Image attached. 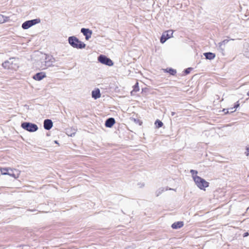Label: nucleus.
Wrapping results in <instances>:
<instances>
[{"label": "nucleus", "mask_w": 249, "mask_h": 249, "mask_svg": "<svg viewBox=\"0 0 249 249\" xmlns=\"http://www.w3.org/2000/svg\"><path fill=\"white\" fill-rule=\"evenodd\" d=\"M18 60L14 58H11L5 61L2 64L4 69H11L16 71L19 67Z\"/></svg>", "instance_id": "f257e3e1"}, {"label": "nucleus", "mask_w": 249, "mask_h": 249, "mask_svg": "<svg viewBox=\"0 0 249 249\" xmlns=\"http://www.w3.org/2000/svg\"><path fill=\"white\" fill-rule=\"evenodd\" d=\"M69 44L73 48L77 49H83L85 48L86 44L80 41L74 36H70L68 38Z\"/></svg>", "instance_id": "f03ea898"}, {"label": "nucleus", "mask_w": 249, "mask_h": 249, "mask_svg": "<svg viewBox=\"0 0 249 249\" xmlns=\"http://www.w3.org/2000/svg\"><path fill=\"white\" fill-rule=\"evenodd\" d=\"M194 181L197 187L201 190H205V188L208 187L209 185L208 182L200 177H195Z\"/></svg>", "instance_id": "7ed1b4c3"}, {"label": "nucleus", "mask_w": 249, "mask_h": 249, "mask_svg": "<svg viewBox=\"0 0 249 249\" xmlns=\"http://www.w3.org/2000/svg\"><path fill=\"white\" fill-rule=\"evenodd\" d=\"M21 126L24 129L31 132H35L38 129V126L36 124L28 122L22 123Z\"/></svg>", "instance_id": "20e7f679"}, {"label": "nucleus", "mask_w": 249, "mask_h": 249, "mask_svg": "<svg viewBox=\"0 0 249 249\" xmlns=\"http://www.w3.org/2000/svg\"><path fill=\"white\" fill-rule=\"evenodd\" d=\"M40 19L39 18L28 20L23 23L22 28L24 29H28L32 26L40 23Z\"/></svg>", "instance_id": "39448f33"}, {"label": "nucleus", "mask_w": 249, "mask_h": 249, "mask_svg": "<svg viewBox=\"0 0 249 249\" xmlns=\"http://www.w3.org/2000/svg\"><path fill=\"white\" fill-rule=\"evenodd\" d=\"M98 60L102 64L108 66H112L113 65V62L112 61L103 55H100L98 58Z\"/></svg>", "instance_id": "423d86ee"}, {"label": "nucleus", "mask_w": 249, "mask_h": 249, "mask_svg": "<svg viewBox=\"0 0 249 249\" xmlns=\"http://www.w3.org/2000/svg\"><path fill=\"white\" fill-rule=\"evenodd\" d=\"M53 58H52L50 57H45V60L44 61V64H42L41 66V68L42 69H45L48 67H51L53 65Z\"/></svg>", "instance_id": "0eeeda50"}, {"label": "nucleus", "mask_w": 249, "mask_h": 249, "mask_svg": "<svg viewBox=\"0 0 249 249\" xmlns=\"http://www.w3.org/2000/svg\"><path fill=\"white\" fill-rule=\"evenodd\" d=\"M172 35L173 32L172 31H168L164 33L160 37V42L161 43H164L168 38L172 36Z\"/></svg>", "instance_id": "6e6552de"}, {"label": "nucleus", "mask_w": 249, "mask_h": 249, "mask_svg": "<svg viewBox=\"0 0 249 249\" xmlns=\"http://www.w3.org/2000/svg\"><path fill=\"white\" fill-rule=\"evenodd\" d=\"M81 32L85 36L86 40H89L91 36L92 31L89 29L82 28Z\"/></svg>", "instance_id": "1a4fd4ad"}, {"label": "nucleus", "mask_w": 249, "mask_h": 249, "mask_svg": "<svg viewBox=\"0 0 249 249\" xmlns=\"http://www.w3.org/2000/svg\"><path fill=\"white\" fill-rule=\"evenodd\" d=\"M12 171H9L6 175H9L15 178H18L19 176L20 172L18 170L16 169H12Z\"/></svg>", "instance_id": "9d476101"}, {"label": "nucleus", "mask_w": 249, "mask_h": 249, "mask_svg": "<svg viewBox=\"0 0 249 249\" xmlns=\"http://www.w3.org/2000/svg\"><path fill=\"white\" fill-rule=\"evenodd\" d=\"M46 77V74L43 72H40L36 73L33 76V79L37 81L41 80L43 78Z\"/></svg>", "instance_id": "9b49d317"}, {"label": "nucleus", "mask_w": 249, "mask_h": 249, "mask_svg": "<svg viewBox=\"0 0 249 249\" xmlns=\"http://www.w3.org/2000/svg\"><path fill=\"white\" fill-rule=\"evenodd\" d=\"M53 127V122L51 120L46 119L44 121V127L46 130H50Z\"/></svg>", "instance_id": "f8f14e48"}, {"label": "nucleus", "mask_w": 249, "mask_h": 249, "mask_svg": "<svg viewBox=\"0 0 249 249\" xmlns=\"http://www.w3.org/2000/svg\"><path fill=\"white\" fill-rule=\"evenodd\" d=\"M229 40L225 39L218 43L219 49L223 53L225 51V46L229 42Z\"/></svg>", "instance_id": "ddd939ff"}, {"label": "nucleus", "mask_w": 249, "mask_h": 249, "mask_svg": "<svg viewBox=\"0 0 249 249\" xmlns=\"http://www.w3.org/2000/svg\"><path fill=\"white\" fill-rule=\"evenodd\" d=\"M115 121L114 118H110L107 119L105 123V125L107 127H111L115 124Z\"/></svg>", "instance_id": "4468645a"}, {"label": "nucleus", "mask_w": 249, "mask_h": 249, "mask_svg": "<svg viewBox=\"0 0 249 249\" xmlns=\"http://www.w3.org/2000/svg\"><path fill=\"white\" fill-rule=\"evenodd\" d=\"M101 97V93L99 89H96L92 91V97L97 99Z\"/></svg>", "instance_id": "2eb2a0df"}, {"label": "nucleus", "mask_w": 249, "mask_h": 249, "mask_svg": "<svg viewBox=\"0 0 249 249\" xmlns=\"http://www.w3.org/2000/svg\"><path fill=\"white\" fill-rule=\"evenodd\" d=\"M183 226V223L181 221H178L174 223L172 225V228L174 229H177L181 228Z\"/></svg>", "instance_id": "dca6fc26"}, {"label": "nucleus", "mask_w": 249, "mask_h": 249, "mask_svg": "<svg viewBox=\"0 0 249 249\" xmlns=\"http://www.w3.org/2000/svg\"><path fill=\"white\" fill-rule=\"evenodd\" d=\"M204 55L205 56L206 59L209 60H212L214 59L215 56L214 53L210 52L204 53Z\"/></svg>", "instance_id": "f3484780"}, {"label": "nucleus", "mask_w": 249, "mask_h": 249, "mask_svg": "<svg viewBox=\"0 0 249 249\" xmlns=\"http://www.w3.org/2000/svg\"><path fill=\"white\" fill-rule=\"evenodd\" d=\"M9 171H12V168H0V172L1 174L4 175H6L7 172H8Z\"/></svg>", "instance_id": "a211bd4d"}, {"label": "nucleus", "mask_w": 249, "mask_h": 249, "mask_svg": "<svg viewBox=\"0 0 249 249\" xmlns=\"http://www.w3.org/2000/svg\"><path fill=\"white\" fill-rule=\"evenodd\" d=\"M239 106V104L238 103V102L237 103V104L234 106V107H231L230 108H229L227 110V111L226 112V113H229V112L232 113V112H234L236 109Z\"/></svg>", "instance_id": "6ab92c4d"}, {"label": "nucleus", "mask_w": 249, "mask_h": 249, "mask_svg": "<svg viewBox=\"0 0 249 249\" xmlns=\"http://www.w3.org/2000/svg\"><path fill=\"white\" fill-rule=\"evenodd\" d=\"M155 124L156 125V128H159L160 127H161L163 125V123L161 121L157 120L156 121L155 123Z\"/></svg>", "instance_id": "aec40b11"}, {"label": "nucleus", "mask_w": 249, "mask_h": 249, "mask_svg": "<svg viewBox=\"0 0 249 249\" xmlns=\"http://www.w3.org/2000/svg\"><path fill=\"white\" fill-rule=\"evenodd\" d=\"M190 173L192 174V178H193V180H194V178L195 177H198V176H197V174L198 172L196 170H194L192 169L190 171Z\"/></svg>", "instance_id": "412c9836"}, {"label": "nucleus", "mask_w": 249, "mask_h": 249, "mask_svg": "<svg viewBox=\"0 0 249 249\" xmlns=\"http://www.w3.org/2000/svg\"><path fill=\"white\" fill-rule=\"evenodd\" d=\"M135 91H138L139 90V88L138 86V83H136V84L134 86V89Z\"/></svg>", "instance_id": "4be33fe9"}, {"label": "nucleus", "mask_w": 249, "mask_h": 249, "mask_svg": "<svg viewBox=\"0 0 249 249\" xmlns=\"http://www.w3.org/2000/svg\"><path fill=\"white\" fill-rule=\"evenodd\" d=\"M5 21V17L3 15H0V22H4Z\"/></svg>", "instance_id": "5701e85b"}, {"label": "nucleus", "mask_w": 249, "mask_h": 249, "mask_svg": "<svg viewBox=\"0 0 249 249\" xmlns=\"http://www.w3.org/2000/svg\"><path fill=\"white\" fill-rule=\"evenodd\" d=\"M169 72H170V73L171 74H172V75H174V74H176V70H173V69H171L169 70Z\"/></svg>", "instance_id": "b1692460"}, {"label": "nucleus", "mask_w": 249, "mask_h": 249, "mask_svg": "<svg viewBox=\"0 0 249 249\" xmlns=\"http://www.w3.org/2000/svg\"><path fill=\"white\" fill-rule=\"evenodd\" d=\"M245 154L246 156H248L249 155V148H247L246 151L245 152Z\"/></svg>", "instance_id": "393cba45"}, {"label": "nucleus", "mask_w": 249, "mask_h": 249, "mask_svg": "<svg viewBox=\"0 0 249 249\" xmlns=\"http://www.w3.org/2000/svg\"><path fill=\"white\" fill-rule=\"evenodd\" d=\"M191 70V68H188L185 70V72L186 74H188Z\"/></svg>", "instance_id": "a878e982"}, {"label": "nucleus", "mask_w": 249, "mask_h": 249, "mask_svg": "<svg viewBox=\"0 0 249 249\" xmlns=\"http://www.w3.org/2000/svg\"><path fill=\"white\" fill-rule=\"evenodd\" d=\"M160 191L159 192V193L157 194V196H159V195L161 193V192H162L163 191H164V189L163 188H161L160 189Z\"/></svg>", "instance_id": "bb28decb"}, {"label": "nucleus", "mask_w": 249, "mask_h": 249, "mask_svg": "<svg viewBox=\"0 0 249 249\" xmlns=\"http://www.w3.org/2000/svg\"><path fill=\"white\" fill-rule=\"evenodd\" d=\"M248 235H249L248 232H245V233L244 234V237H246V236H247Z\"/></svg>", "instance_id": "cd10ccee"}, {"label": "nucleus", "mask_w": 249, "mask_h": 249, "mask_svg": "<svg viewBox=\"0 0 249 249\" xmlns=\"http://www.w3.org/2000/svg\"><path fill=\"white\" fill-rule=\"evenodd\" d=\"M174 114H175V112H172V116H174Z\"/></svg>", "instance_id": "c85d7f7f"}, {"label": "nucleus", "mask_w": 249, "mask_h": 249, "mask_svg": "<svg viewBox=\"0 0 249 249\" xmlns=\"http://www.w3.org/2000/svg\"><path fill=\"white\" fill-rule=\"evenodd\" d=\"M54 142H55V143H57V142L56 141H54Z\"/></svg>", "instance_id": "c756f323"}, {"label": "nucleus", "mask_w": 249, "mask_h": 249, "mask_svg": "<svg viewBox=\"0 0 249 249\" xmlns=\"http://www.w3.org/2000/svg\"><path fill=\"white\" fill-rule=\"evenodd\" d=\"M248 94V95H249V91L248 92V94Z\"/></svg>", "instance_id": "7c9ffc66"}, {"label": "nucleus", "mask_w": 249, "mask_h": 249, "mask_svg": "<svg viewBox=\"0 0 249 249\" xmlns=\"http://www.w3.org/2000/svg\"><path fill=\"white\" fill-rule=\"evenodd\" d=\"M225 110H226V109H223V111H225Z\"/></svg>", "instance_id": "2f4dec72"}]
</instances>
